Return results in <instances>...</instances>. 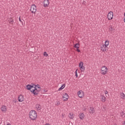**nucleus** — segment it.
<instances>
[{
    "label": "nucleus",
    "instance_id": "f257e3e1",
    "mask_svg": "<svg viewBox=\"0 0 125 125\" xmlns=\"http://www.w3.org/2000/svg\"><path fill=\"white\" fill-rule=\"evenodd\" d=\"M29 118L32 120V121H35L37 119V112L35 110H31L29 113Z\"/></svg>",
    "mask_w": 125,
    "mask_h": 125
},
{
    "label": "nucleus",
    "instance_id": "f03ea898",
    "mask_svg": "<svg viewBox=\"0 0 125 125\" xmlns=\"http://www.w3.org/2000/svg\"><path fill=\"white\" fill-rule=\"evenodd\" d=\"M34 89H31L30 90L31 92H32V93H33L34 95H38V94H39L40 92H41V90H40L39 89H38V88H37V86H35V87H34Z\"/></svg>",
    "mask_w": 125,
    "mask_h": 125
},
{
    "label": "nucleus",
    "instance_id": "7ed1b4c3",
    "mask_svg": "<svg viewBox=\"0 0 125 125\" xmlns=\"http://www.w3.org/2000/svg\"><path fill=\"white\" fill-rule=\"evenodd\" d=\"M101 71L102 72L101 74H102V75H106V74H107V72L108 71V68L107 67L103 66L102 67Z\"/></svg>",
    "mask_w": 125,
    "mask_h": 125
},
{
    "label": "nucleus",
    "instance_id": "20e7f679",
    "mask_svg": "<svg viewBox=\"0 0 125 125\" xmlns=\"http://www.w3.org/2000/svg\"><path fill=\"white\" fill-rule=\"evenodd\" d=\"M30 11L32 12V13L34 14H36V12H37V6L36 5L33 4L31 6Z\"/></svg>",
    "mask_w": 125,
    "mask_h": 125
},
{
    "label": "nucleus",
    "instance_id": "39448f33",
    "mask_svg": "<svg viewBox=\"0 0 125 125\" xmlns=\"http://www.w3.org/2000/svg\"><path fill=\"white\" fill-rule=\"evenodd\" d=\"M107 18L108 20H112V19L114 18V14L113 13V12L110 11L108 12L107 15Z\"/></svg>",
    "mask_w": 125,
    "mask_h": 125
},
{
    "label": "nucleus",
    "instance_id": "423d86ee",
    "mask_svg": "<svg viewBox=\"0 0 125 125\" xmlns=\"http://www.w3.org/2000/svg\"><path fill=\"white\" fill-rule=\"evenodd\" d=\"M79 67L81 72H83V71H84V66H83V62H80L79 63Z\"/></svg>",
    "mask_w": 125,
    "mask_h": 125
},
{
    "label": "nucleus",
    "instance_id": "0eeeda50",
    "mask_svg": "<svg viewBox=\"0 0 125 125\" xmlns=\"http://www.w3.org/2000/svg\"><path fill=\"white\" fill-rule=\"evenodd\" d=\"M1 111H2L3 113H5L6 111H7V107L5 105H2L1 107Z\"/></svg>",
    "mask_w": 125,
    "mask_h": 125
},
{
    "label": "nucleus",
    "instance_id": "6e6552de",
    "mask_svg": "<svg viewBox=\"0 0 125 125\" xmlns=\"http://www.w3.org/2000/svg\"><path fill=\"white\" fill-rule=\"evenodd\" d=\"M95 112V109H94V107H92L91 106L89 107V113L92 115L93 114H94Z\"/></svg>",
    "mask_w": 125,
    "mask_h": 125
},
{
    "label": "nucleus",
    "instance_id": "1a4fd4ad",
    "mask_svg": "<svg viewBox=\"0 0 125 125\" xmlns=\"http://www.w3.org/2000/svg\"><path fill=\"white\" fill-rule=\"evenodd\" d=\"M62 98L63 99V101H67L68 99H69V95H68V94L65 93L63 96Z\"/></svg>",
    "mask_w": 125,
    "mask_h": 125
},
{
    "label": "nucleus",
    "instance_id": "9d476101",
    "mask_svg": "<svg viewBox=\"0 0 125 125\" xmlns=\"http://www.w3.org/2000/svg\"><path fill=\"white\" fill-rule=\"evenodd\" d=\"M19 102H23L24 101V97L22 95H20L18 97Z\"/></svg>",
    "mask_w": 125,
    "mask_h": 125
},
{
    "label": "nucleus",
    "instance_id": "9b49d317",
    "mask_svg": "<svg viewBox=\"0 0 125 125\" xmlns=\"http://www.w3.org/2000/svg\"><path fill=\"white\" fill-rule=\"evenodd\" d=\"M43 3L44 7H47L48 6V4H49V1L48 0H44L43 1Z\"/></svg>",
    "mask_w": 125,
    "mask_h": 125
},
{
    "label": "nucleus",
    "instance_id": "f8f14e48",
    "mask_svg": "<svg viewBox=\"0 0 125 125\" xmlns=\"http://www.w3.org/2000/svg\"><path fill=\"white\" fill-rule=\"evenodd\" d=\"M78 94L80 98H83V91H79L78 92Z\"/></svg>",
    "mask_w": 125,
    "mask_h": 125
},
{
    "label": "nucleus",
    "instance_id": "ddd939ff",
    "mask_svg": "<svg viewBox=\"0 0 125 125\" xmlns=\"http://www.w3.org/2000/svg\"><path fill=\"white\" fill-rule=\"evenodd\" d=\"M101 50H102V51H103V52H105V51H106V50H107V46H105V45H103L101 47Z\"/></svg>",
    "mask_w": 125,
    "mask_h": 125
},
{
    "label": "nucleus",
    "instance_id": "4468645a",
    "mask_svg": "<svg viewBox=\"0 0 125 125\" xmlns=\"http://www.w3.org/2000/svg\"><path fill=\"white\" fill-rule=\"evenodd\" d=\"M33 87H34V85H32L31 84H28L26 85V89L27 90H31Z\"/></svg>",
    "mask_w": 125,
    "mask_h": 125
},
{
    "label": "nucleus",
    "instance_id": "2eb2a0df",
    "mask_svg": "<svg viewBox=\"0 0 125 125\" xmlns=\"http://www.w3.org/2000/svg\"><path fill=\"white\" fill-rule=\"evenodd\" d=\"M79 117L80 120H83V119H84V114L83 113H80L79 115Z\"/></svg>",
    "mask_w": 125,
    "mask_h": 125
},
{
    "label": "nucleus",
    "instance_id": "dca6fc26",
    "mask_svg": "<svg viewBox=\"0 0 125 125\" xmlns=\"http://www.w3.org/2000/svg\"><path fill=\"white\" fill-rule=\"evenodd\" d=\"M36 109L38 110V111H41L42 110V106L40 104H37L36 105Z\"/></svg>",
    "mask_w": 125,
    "mask_h": 125
},
{
    "label": "nucleus",
    "instance_id": "f3484780",
    "mask_svg": "<svg viewBox=\"0 0 125 125\" xmlns=\"http://www.w3.org/2000/svg\"><path fill=\"white\" fill-rule=\"evenodd\" d=\"M65 84H63L61 86V87L59 88V89L58 90V91H60L61 90H62V89L65 88Z\"/></svg>",
    "mask_w": 125,
    "mask_h": 125
},
{
    "label": "nucleus",
    "instance_id": "a211bd4d",
    "mask_svg": "<svg viewBox=\"0 0 125 125\" xmlns=\"http://www.w3.org/2000/svg\"><path fill=\"white\" fill-rule=\"evenodd\" d=\"M109 30L110 32H112L113 31H114V27L112 25H110Z\"/></svg>",
    "mask_w": 125,
    "mask_h": 125
},
{
    "label": "nucleus",
    "instance_id": "6ab92c4d",
    "mask_svg": "<svg viewBox=\"0 0 125 125\" xmlns=\"http://www.w3.org/2000/svg\"><path fill=\"white\" fill-rule=\"evenodd\" d=\"M74 47H75V48H80V44L79 43H76Z\"/></svg>",
    "mask_w": 125,
    "mask_h": 125
},
{
    "label": "nucleus",
    "instance_id": "aec40b11",
    "mask_svg": "<svg viewBox=\"0 0 125 125\" xmlns=\"http://www.w3.org/2000/svg\"><path fill=\"white\" fill-rule=\"evenodd\" d=\"M101 100L102 102H105V101H106V97H105L104 96H102L101 97Z\"/></svg>",
    "mask_w": 125,
    "mask_h": 125
},
{
    "label": "nucleus",
    "instance_id": "412c9836",
    "mask_svg": "<svg viewBox=\"0 0 125 125\" xmlns=\"http://www.w3.org/2000/svg\"><path fill=\"white\" fill-rule=\"evenodd\" d=\"M73 116H74V113H69V117L70 119H71V120H73V119H74Z\"/></svg>",
    "mask_w": 125,
    "mask_h": 125
},
{
    "label": "nucleus",
    "instance_id": "4be33fe9",
    "mask_svg": "<svg viewBox=\"0 0 125 125\" xmlns=\"http://www.w3.org/2000/svg\"><path fill=\"white\" fill-rule=\"evenodd\" d=\"M104 45H105V46H107L109 45V41L108 40L105 41V44H104Z\"/></svg>",
    "mask_w": 125,
    "mask_h": 125
},
{
    "label": "nucleus",
    "instance_id": "5701e85b",
    "mask_svg": "<svg viewBox=\"0 0 125 125\" xmlns=\"http://www.w3.org/2000/svg\"><path fill=\"white\" fill-rule=\"evenodd\" d=\"M120 97L122 99H125V95L124 94V93L121 94Z\"/></svg>",
    "mask_w": 125,
    "mask_h": 125
},
{
    "label": "nucleus",
    "instance_id": "b1692460",
    "mask_svg": "<svg viewBox=\"0 0 125 125\" xmlns=\"http://www.w3.org/2000/svg\"><path fill=\"white\" fill-rule=\"evenodd\" d=\"M120 115H121V117H123V118H125V112L122 111V112L120 113Z\"/></svg>",
    "mask_w": 125,
    "mask_h": 125
},
{
    "label": "nucleus",
    "instance_id": "393cba45",
    "mask_svg": "<svg viewBox=\"0 0 125 125\" xmlns=\"http://www.w3.org/2000/svg\"><path fill=\"white\" fill-rule=\"evenodd\" d=\"M43 55H44V56H46V57H47V56H48V54H47V53H46V52H44Z\"/></svg>",
    "mask_w": 125,
    "mask_h": 125
},
{
    "label": "nucleus",
    "instance_id": "a878e982",
    "mask_svg": "<svg viewBox=\"0 0 125 125\" xmlns=\"http://www.w3.org/2000/svg\"><path fill=\"white\" fill-rule=\"evenodd\" d=\"M37 88H38V89H40V90H41L42 88L41 87H40V85L37 84Z\"/></svg>",
    "mask_w": 125,
    "mask_h": 125
},
{
    "label": "nucleus",
    "instance_id": "bb28decb",
    "mask_svg": "<svg viewBox=\"0 0 125 125\" xmlns=\"http://www.w3.org/2000/svg\"><path fill=\"white\" fill-rule=\"evenodd\" d=\"M78 69H77L76 71H75V77H76V78H78Z\"/></svg>",
    "mask_w": 125,
    "mask_h": 125
},
{
    "label": "nucleus",
    "instance_id": "cd10ccee",
    "mask_svg": "<svg viewBox=\"0 0 125 125\" xmlns=\"http://www.w3.org/2000/svg\"><path fill=\"white\" fill-rule=\"evenodd\" d=\"M19 20L20 22H21V23H22V24H23V21H22L21 20V17H19Z\"/></svg>",
    "mask_w": 125,
    "mask_h": 125
},
{
    "label": "nucleus",
    "instance_id": "c85d7f7f",
    "mask_svg": "<svg viewBox=\"0 0 125 125\" xmlns=\"http://www.w3.org/2000/svg\"><path fill=\"white\" fill-rule=\"evenodd\" d=\"M56 105L57 106H58V105H60V102H57L56 103Z\"/></svg>",
    "mask_w": 125,
    "mask_h": 125
},
{
    "label": "nucleus",
    "instance_id": "c756f323",
    "mask_svg": "<svg viewBox=\"0 0 125 125\" xmlns=\"http://www.w3.org/2000/svg\"><path fill=\"white\" fill-rule=\"evenodd\" d=\"M13 22H14V21H13V20H11V21H10V24H13Z\"/></svg>",
    "mask_w": 125,
    "mask_h": 125
},
{
    "label": "nucleus",
    "instance_id": "7c9ffc66",
    "mask_svg": "<svg viewBox=\"0 0 125 125\" xmlns=\"http://www.w3.org/2000/svg\"><path fill=\"white\" fill-rule=\"evenodd\" d=\"M76 51H77V52H81V50L79 48H77Z\"/></svg>",
    "mask_w": 125,
    "mask_h": 125
},
{
    "label": "nucleus",
    "instance_id": "2f4dec72",
    "mask_svg": "<svg viewBox=\"0 0 125 125\" xmlns=\"http://www.w3.org/2000/svg\"><path fill=\"white\" fill-rule=\"evenodd\" d=\"M33 85V88L35 87V86H37L36 84H34V83H31V85Z\"/></svg>",
    "mask_w": 125,
    "mask_h": 125
},
{
    "label": "nucleus",
    "instance_id": "473e14b6",
    "mask_svg": "<svg viewBox=\"0 0 125 125\" xmlns=\"http://www.w3.org/2000/svg\"><path fill=\"white\" fill-rule=\"evenodd\" d=\"M104 93H105V94H108V91H105Z\"/></svg>",
    "mask_w": 125,
    "mask_h": 125
},
{
    "label": "nucleus",
    "instance_id": "72a5a7b5",
    "mask_svg": "<svg viewBox=\"0 0 125 125\" xmlns=\"http://www.w3.org/2000/svg\"><path fill=\"white\" fill-rule=\"evenodd\" d=\"M69 125H73V123H72V122H70L69 123Z\"/></svg>",
    "mask_w": 125,
    "mask_h": 125
},
{
    "label": "nucleus",
    "instance_id": "f704fd0d",
    "mask_svg": "<svg viewBox=\"0 0 125 125\" xmlns=\"http://www.w3.org/2000/svg\"><path fill=\"white\" fill-rule=\"evenodd\" d=\"M123 125H125V121H124V123H123Z\"/></svg>",
    "mask_w": 125,
    "mask_h": 125
},
{
    "label": "nucleus",
    "instance_id": "c9c22d12",
    "mask_svg": "<svg viewBox=\"0 0 125 125\" xmlns=\"http://www.w3.org/2000/svg\"><path fill=\"white\" fill-rule=\"evenodd\" d=\"M45 125H50V124H49L48 123H46Z\"/></svg>",
    "mask_w": 125,
    "mask_h": 125
},
{
    "label": "nucleus",
    "instance_id": "e433bc0d",
    "mask_svg": "<svg viewBox=\"0 0 125 125\" xmlns=\"http://www.w3.org/2000/svg\"><path fill=\"white\" fill-rule=\"evenodd\" d=\"M7 125H11V124L9 123L8 124H7Z\"/></svg>",
    "mask_w": 125,
    "mask_h": 125
},
{
    "label": "nucleus",
    "instance_id": "4c0bfd02",
    "mask_svg": "<svg viewBox=\"0 0 125 125\" xmlns=\"http://www.w3.org/2000/svg\"><path fill=\"white\" fill-rule=\"evenodd\" d=\"M85 110H86V108H84L83 110H84V111H85Z\"/></svg>",
    "mask_w": 125,
    "mask_h": 125
},
{
    "label": "nucleus",
    "instance_id": "58836bf2",
    "mask_svg": "<svg viewBox=\"0 0 125 125\" xmlns=\"http://www.w3.org/2000/svg\"><path fill=\"white\" fill-rule=\"evenodd\" d=\"M124 16H125V12L124 13Z\"/></svg>",
    "mask_w": 125,
    "mask_h": 125
},
{
    "label": "nucleus",
    "instance_id": "ea45409f",
    "mask_svg": "<svg viewBox=\"0 0 125 125\" xmlns=\"http://www.w3.org/2000/svg\"><path fill=\"white\" fill-rule=\"evenodd\" d=\"M124 22H125V19H124Z\"/></svg>",
    "mask_w": 125,
    "mask_h": 125
},
{
    "label": "nucleus",
    "instance_id": "a19ab883",
    "mask_svg": "<svg viewBox=\"0 0 125 125\" xmlns=\"http://www.w3.org/2000/svg\"><path fill=\"white\" fill-rule=\"evenodd\" d=\"M103 108H104V109H105V106H104Z\"/></svg>",
    "mask_w": 125,
    "mask_h": 125
},
{
    "label": "nucleus",
    "instance_id": "79ce46f5",
    "mask_svg": "<svg viewBox=\"0 0 125 125\" xmlns=\"http://www.w3.org/2000/svg\"><path fill=\"white\" fill-rule=\"evenodd\" d=\"M23 20V21H24V20Z\"/></svg>",
    "mask_w": 125,
    "mask_h": 125
}]
</instances>
